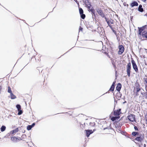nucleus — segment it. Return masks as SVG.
<instances>
[{
    "label": "nucleus",
    "mask_w": 147,
    "mask_h": 147,
    "mask_svg": "<svg viewBox=\"0 0 147 147\" xmlns=\"http://www.w3.org/2000/svg\"><path fill=\"white\" fill-rule=\"evenodd\" d=\"M121 84L120 83H118L117 85V87H116V89L117 91L119 92L121 89Z\"/></svg>",
    "instance_id": "9b49d317"
},
{
    "label": "nucleus",
    "mask_w": 147,
    "mask_h": 147,
    "mask_svg": "<svg viewBox=\"0 0 147 147\" xmlns=\"http://www.w3.org/2000/svg\"><path fill=\"white\" fill-rule=\"evenodd\" d=\"M143 1L145 2L147 0H142Z\"/></svg>",
    "instance_id": "ea45409f"
},
{
    "label": "nucleus",
    "mask_w": 147,
    "mask_h": 147,
    "mask_svg": "<svg viewBox=\"0 0 147 147\" xmlns=\"http://www.w3.org/2000/svg\"><path fill=\"white\" fill-rule=\"evenodd\" d=\"M79 11L81 18L82 19H84L85 17V15L83 14V11L82 8H79Z\"/></svg>",
    "instance_id": "423d86ee"
},
{
    "label": "nucleus",
    "mask_w": 147,
    "mask_h": 147,
    "mask_svg": "<svg viewBox=\"0 0 147 147\" xmlns=\"http://www.w3.org/2000/svg\"><path fill=\"white\" fill-rule=\"evenodd\" d=\"M108 26L110 25V22L108 21L107 22Z\"/></svg>",
    "instance_id": "f704fd0d"
},
{
    "label": "nucleus",
    "mask_w": 147,
    "mask_h": 147,
    "mask_svg": "<svg viewBox=\"0 0 147 147\" xmlns=\"http://www.w3.org/2000/svg\"><path fill=\"white\" fill-rule=\"evenodd\" d=\"M32 128V127L31 125H28L27 127V129L28 130H30Z\"/></svg>",
    "instance_id": "393cba45"
},
{
    "label": "nucleus",
    "mask_w": 147,
    "mask_h": 147,
    "mask_svg": "<svg viewBox=\"0 0 147 147\" xmlns=\"http://www.w3.org/2000/svg\"><path fill=\"white\" fill-rule=\"evenodd\" d=\"M138 133L137 132H133L132 133V134L134 136H136V135L138 134Z\"/></svg>",
    "instance_id": "b1692460"
},
{
    "label": "nucleus",
    "mask_w": 147,
    "mask_h": 147,
    "mask_svg": "<svg viewBox=\"0 0 147 147\" xmlns=\"http://www.w3.org/2000/svg\"><path fill=\"white\" fill-rule=\"evenodd\" d=\"M140 89L139 88H137V92H139L140 91Z\"/></svg>",
    "instance_id": "2f4dec72"
},
{
    "label": "nucleus",
    "mask_w": 147,
    "mask_h": 147,
    "mask_svg": "<svg viewBox=\"0 0 147 147\" xmlns=\"http://www.w3.org/2000/svg\"><path fill=\"white\" fill-rule=\"evenodd\" d=\"M143 138L142 136L137 137L135 138V140L141 142L143 140Z\"/></svg>",
    "instance_id": "9d476101"
},
{
    "label": "nucleus",
    "mask_w": 147,
    "mask_h": 147,
    "mask_svg": "<svg viewBox=\"0 0 147 147\" xmlns=\"http://www.w3.org/2000/svg\"><path fill=\"white\" fill-rule=\"evenodd\" d=\"M121 109H119L116 111H115L114 112V114L116 116H119L121 113Z\"/></svg>",
    "instance_id": "0eeeda50"
},
{
    "label": "nucleus",
    "mask_w": 147,
    "mask_h": 147,
    "mask_svg": "<svg viewBox=\"0 0 147 147\" xmlns=\"http://www.w3.org/2000/svg\"><path fill=\"white\" fill-rule=\"evenodd\" d=\"M85 131L86 132V136L88 137L90 135L93 133V131L92 130H86Z\"/></svg>",
    "instance_id": "6e6552de"
},
{
    "label": "nucleus",
    "mask_w": 147,
    "mask_h": 147,
    "mask_svg": "<svg viewBox=\"0 0 147 147\" xmlns=\"http://www.w3.org/2000/svg\"><path fill=\"white\" fill-rule=\"evenodd\" d=\"M118 48L119 50L118 52V54L121 55L123 52L124 48L123 46L122 45H119Z\"/></svg>",
    "instance_id": "7ed1b4c3"
},
{
    "label": "nucleus",
    "mask_w": 147,
    "mask_h": 147,
    "mask_svg": "<svg viewBox=\"0 0 147 147\" xmlns=\"http://www.w3.org/2000/svg\"><path fill=\"white\" fill-rule=\"evenodd\" d=\"M143 32L141 30H139V34L140 35H141V34H142V33Z\"/></svg>",
    "instance_id": "bb28decb"
},
{
    "label": "nucleus",
    "mask_w": 147,
    "mask_h": 147,
    "mask_svg": "<svg viewBox=\"0 0 147 147\" xmlns=\"http://www.w3.org/2000/svg\"><path fill=\"white\" fill-rule=\"evenodd\" d=\"M93 125H95V124H94V123H93Z\"/></svg>",
    "instance_id": "c03bdc74"
},
{
    "label": "nucleus",
    "mask_w": 147,
    "mask_h": 147,
    "mask_svg": "<svg viewBox=\"0 0 147 147\" xmlns=\"http://www.w3.org/2000/svg\"><path fill=\"white\" fill-rule=\"evenodd\" d=\"M6 128V127L4 125H2L1 128V131L3 132L5 130Z\"/></svg>",
    "instance_id": "dca6fc26"
},
{
    "label": "nucleus",
    "mask_w": 147,
    "mask_h": 147,
    "mask_svg": "<svg viewBox=\"0 0 147 147\" xmlns=\"http://www.w3.org/2000/svg\"><path fill=\"white\" fill-rule=\"evenodd\" d=\"M131 68V64L130 62L126 66V72L127 75L128 77L130 76V72Z\"/></svg>",
    "instance_id": "f257e3e1"
},
{
    "label": "nucleus",
    "mask_w": 147,
    "mask_h": 147,
    "mask_svg": "<svg viewBox=\"0 0 147 147\" xmlns=\"http://www.w3.org/2000/svg\"><path fill=\"white\" fill-rule=\"evenodd\" d=\"M145 119L147 122V115L146 116Z\"/></svg>",
    "instance_id": "4c0bfd02"
},
{
    "label": "nucleus",
    "mask_w": 147,
    "mask_h": 147,
    "mask_svg": "<svg viewBox=\"0 0 147 147\" xmlns=\"http://www.w3.org/2000/svg\"><path fill=\"white\" fill-rule=\"evenodd\" d=\"M11 140L13 141H16L17 140V138L15 137H11Z\"/></svg>",
    "instance_id": "aec40b11"
},
{
    "label": "nucleus",
    "mask_w": 147,
    "mask_h": 147,
    "mask_svg": "<svg viewBox=\"0 0 147 147\" xmlns=\"http://www.w3.org/2000/svg\"><path fill=\"white\" fill-rule=\"evenodd\" d=\"M144 81L145 82V83L146 88L147 87V78H144Z\"/></svg>",
    "instance_id": "412c9836"
},
{
    "label": "nucleus",
    "mask_w": 147,
    "mask_h": 147,
    "mask_svg": "<svg viewBox=\"0 0 147 147\" xmlns=\"http://www.w3.org/2000/svg\"><path fill=\"white\" fill-rule=\"evenodd\" d=\"M142 36L147 38V31H144L142 33Z\"/></svg>",
    "instance_id": "f8f14e48"
},
{
    "label": "nucleus",
    "mask_w": 147,
    "mask_h": 147,
    "mask_svg": "<svg viewBox=\"0 0 147 147\" xmlns=\"http://www.w3.org/2000/svg\"><path fill=\"white\" fill-rule=\"evenodd\" d=\"M90 11L92 13V16H95V11L94 10V9H90Z\"/></svg>",
    "instance_id": "f3484780"
},
{
    "label": "nucleus",
    "mask_w": 147,
    "mask_h": 147,
    "mask_svg": "<svg viewBox=\"0 0 147 147\" xmlns=\"http://www.w3.org/2000/svg\"><path fill=\"white\" fill-rule=\"evenodd\" d=\"M114 88H112L111 87L110 88V90H110L113 91H114Z\"/></svg>",
    "instance_id": "cd10ccee"
},
{
    "label": "nucleus",
    "mask_w": 147,
    "mask_h": 147,
    "mask_svg": "<svg viewBox=\"0 0 147 147\" xmlns=\"http://www.w3.org/2000/svg\"><path fill=\"white\" fill-rule=\"evenodd\" d=\"M85 126V123H84V124H82L81 125V127L84 128Z\"/></svg>",
    "instance_id": "c85d7f7f"
},
{
    "label": "nucleus",
    "mask_w": 147,
    "mask_h": 147,
    "mask_svg": "<svg viewBox=\"0 0 147 147\" xmlns=\"http://www.w3.org/2000/svg\"><path fill=\"white\" fill-rule=\"evenodd\" d=\"M1 86H0V91L1 90Z\"/></svg>",
    "instance_id": "79ce46f5"
},
{
    "label": "nucleus",
    "mask_w": 147,
    "mask_h": 147,
    "mask_svg": "<svg viewBox=\"0 0 147 147\" xmlns=\"http://www.w3.org/2000/svg\"><path fill=\"white\" fill-rule=\"evenodd\" d=\"M11 98V99H14L16 98V96L14 95L12 93L10 94Z\"/></svg>",
    "instance_id": "6ab92c4d"
},
{
    "label": "nucleus",
    "mask_w": 147,
    "mask_h": 147,
    "mask_svg": "<svg viewBox=\"0 0 147 147\" xmlns=\"http://www.w3.org/2000/svg\"><path fill=\"white\" fill-rule=\"evenodd\" d=\"M131 62L133 68L136 73L138 72V67L135 61L132 59Z\"/></svg>",
    "instance_id": "f03ea898"
},
{
    "label": "nucleus",
    "mask_w": 147,
    "mask_h": 147,
    "mask_svg": "<svg viewBox=\"0 0 147 147\" xmlns=\"http://www.w3.org/2000/svg\"><path fill=\"white\" fill-rule=\"evenodd\" d=\"M104 18H105V20H106V22H107L108 21V20H107V18L106 17H105H105H104Z\"/></svg>",
    "instance_id": "72a5a7b5"
},
{
    "label": "nucleus",
    "mask_w": 147,
    "mask_h": 147,
    "mask_svg": "<svg viewBox=\"0 0 147 147\" xmlns=\"http://www.w3.org/2000/svg\"><path fill=\"white\" fill-rule=\"evenodd\" d=\"M96 11L98 14L102 17L104 18L105 17V14L102 10L100 9H96Z\"/></svg>",
    "instance_id": "20e7f679"
},
{
    "label": "nucleus",
    "mask_w": 147,
    "mask_h": 147,
    "mask_svg": "<svg viewBox=\"0 0 147 147\" xmlns=\"http://www.w3.org/2000/svg\"><path fill=\"white\" fill-rule=\"evenodd\" d=\"M7 92H8L10 94L12 93V91L11 90V88L9 87H8Z\"/></svg>",
    "instance_id": "a878e982"
},
{
    "label": "nucleus",
    "mask_w": 147,
    "mask_h": 147,
    "mask_svg": "<svg viewBox=\"0 0 147 147\" xmlns=\"http://www.w3.org/2000/svg\"><path fill=\"white\" fill-rule=\"evenodd\" d=\"M138 10L139 11L141 12H142L143 11V9L142 8V5H139Z\"/></svg>",
    "instance_id": "4468645a"
},
{
    "label": "nucleus",
    "mask_w": 147,
    "mask_h": 147,
    "mask_svg": "<svg viewBox=\"0 0 147 147\" xmlns=\"http://www.w3.org/2000/svg\"><path fill=\"white\" fill-rule=\"evenodd\" d=\"M83 30V28H82L80 26L79 29V32H80V31H82Z\"/></svg>",
    "instance_id": "c756f323"
},
{
    "label": "nucleus",
    "mask_w": 147,
    "mask_h": 147,
    "mask_svg": "<svg viewBox=\"0 0 147 147\" xmlns=\"http://www.w3.org/2000/svg\"><path fill=\"white\" fill-rule=\"evenodd\" d=\"M115 82H116L115 81L113 82V84H112V85H113L115 86Z\"/></svg>",
    "instance_id": "c9c22d12"
},
{
    "label": "nucleus",
    "mask_w": 147,
    "mask_h": 147,
    "mask_svg": "<svg viewBox=\"0 0 147 147\" xmlns=\"http://www.w3.org/2000/svg\"><path fill=\"white\" fill-rule=\"evenodd\" d=\"M147 27V26L145 25L144 26H143L142 27L138 28L139 30H141V31H143V30L145 28H147L146 27Z\"/></svg>",
    "instance_id": "a211bd4d"
},
{
    "label": "nucleus",
    "mask_w": 147,
    "mask_h": 147,
    "mask_svg": "<svg viewBox=\"0 0 147 147\" xmlns=\"http://www.w3.org/2000/svg\"><path fill=\"white\" fill-rule=\"evenodd\" d=\"M19 131V129L18 128H16V129L11 131H10V134H12L13 135H14L15 134L18 132Z\"/></svg>",
    "instance_id": "1a4fd4ad"
},
{
    "label": "nucleus",
    "mask_w": 147,
    "mask_h": 147,
    "mask_svg": "<svg viewBox=\"0 0 147 147\" xmlns=\"http://www.w3.org/2000/svg\"><path fill=\"white\" fill-rule=\"evenodd\" d=\"M131 6L132 7H133L134 6H137L138 5V3L136 1H134L131 4Z\"/></svg>",
    "instance_id": "ddd939ff"
},
{
    "label": "nucleus",
    "mask_w": 147,
    "mask_h": 147,
    "mask_svg": "<svg viewBox=\"0 0 147 147\" xmlns=\"http://www.w3.org/2000/svg\"><path fill=\"white\" fill-rule=\"evenodd\" d=\"M109 26V27L111 28V29H112V26H111L110 25Z\"/></svg>",
    "instance_id": "a19ab883"
},
{
    "label": "nucleus",
    "mask_w": 147,
    "mask_h": 147,
    "mask_svg": "<svg viewBox=\"0 0 147 147\" xmlns=\"http://www.w3.org/2000/svg\"><path fill=\"white\" fill-rule=\"evenodd\" d=\"M111 87L113 88H114V87H115L113 85H112V86H111Z\"/></svg>",
    "instance_id": "58836bf2"
},
{
    "label": "nucleus",
    "mask_w": 147,
    "mask_h": 147,
    "mask_svg": "<svg viewBox=\"0 0 147 147\" xmlns=\"http://www.w3.org/2000/svg\"><path fill=\"white\" fill-rule=\"evenodd\" d=\"M18 115H21L23 113L22 111L21 110V109H20V110H18Z\"/></svg>",
    "instance_id": "5701e85b"
},
{
    "label": "nucleus",
    "mask_w": 147,
    "mask_h": 147,
    "mask_svg": "<svg viewBox=\"0 0 147 147\" xmlns=\"http://www.w3.org/2000/svg\"><path fill=\"white\" fill-rule=\"evenodd\" d=\"M16 107L18 110L21 109V106L20 105H17L16 106Z\"/></svg>",
    "instance_id": "4be33fe9"
},
{
    "label": "nucleus",
    "mask_w": 147,
    "mask_h": 147,
    "mask_svg": "<svg viewBox=\"0 0 147 147\" xmlns=\"http://www.w3.org/2000/svg\"><path fill=\"white\" fill-rule=\"evenodd\" d=\"M145 98H147V93L145 94Z\"/></svg>",
    "instance_id": "e433bc0d"
},
{
    "label": "nucleus",
    "mask_w": 147,
    "mask_h": 147,
    "mask_svg": "<svg viewBox=\"0 0 147 147\" xmlns=\"http://www.w3.org/2000/svg\"><path fill=\"white\" fill-rule=\"evenodd\" d=\"M119 118V117L118 116L113 117L111 118V120L113 121H114L116 119H118Z\"/></svg>",
    "instance_id": "2eb2a0df"
},
{
    "label": "nucleus",
    "mask_w": 147,
    "mask_h": 147,
    "mask_svg": "<svg viewBox=\"0 0 147 147\" xmlns=\"http://www.w3.org/2000/svg\"><path fill=\"white\" fill-rule=\"evenodd\" d=\"M144 147H145L146 146V145L145 144H144Z\"/></svg>",
    "instance_id": "37998d69"
},
{
    "label": "nucleus",
    "mask_w": 147,
    "mask_h": 147,
    "mask_svg": "<svg viewBox=\"0 0 147 147\" xmlns=\"http://www.w3.org/2000/svg\"><path fill=\"white\" fill-rule=\"evenodd\" d=\"M134 128L136 130L138 131V129L136 126H135L134 127Z\"/></svg>",
    "instance_id": "7c9ffc66"
},
{
    "label": "nucleus",
    "mask_w": 147,
    "mask_h": 147,
    "mask_svg": "<svg viewBox=\"0 0 147 147\" xmlns=\"http://www.w3.org/2000/svg\"><path fill=\"white\" fill-rule=\"evenodd\" d=\"M35 125V123H32V125H31V126L32 127H33Z\"/></svg>",
    "instance_id": "473e14b6"
},
{
    "label": "nucleus",
    "mask_w": 147,
    "mask_h": 147,
    "mask_svg": "<svg viewBox=\"0 0 147 147\" xmlns=\"http://www.w3.org/2000/svg\"><path fill=\"white\" fill-rule=\"evenodd\" d=\"M127 117L130 121L133 122L135 121V116L134 115L131 114L128 115Z\"/></svg>",
    "instance_id": "39448f33"
}]
</instances>
